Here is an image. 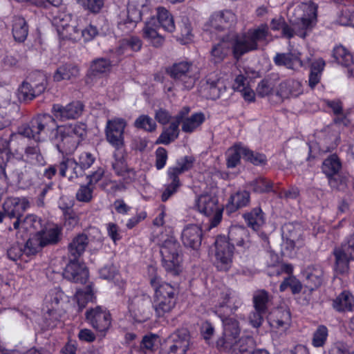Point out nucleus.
Instances as JSON below:
<instances>
[{"label":"nucleus","instance_id":"obj_1","mask_svg":"<svg viewBox=\"0 0 354 354\" xmlns=\"http://www.w3.org/2000/svg\"><path fill=\"white\" fill-rule=\"evenodd\" d=\"M149 281L155 291L153 308L158 317L169 313L176 304L175 289L167 283H162L156 274V269L153 266L149 267Z\"/></svg>","mask_w":354,"mask_h":354},{"label":"nucleus","instance_id":"obj_2","mask_svg":"<svg viewBox=\"0 0 354 354\" xmlns=\"http://www.w3.org/2000/svg\"><path fill=\"white\" fill-rule=\"evenodd\" d=\"M317 6L312 2L301 3L288 10L289 21L297 29V35L305 37L317 21Z\"/></svg>","mask_w":354,"mask_h":354},{"label":"nucleus","instance_id":"obj_3","mask_svg":"<svg viewBox=\"0 0 354 354\" xmlns=\"http://www.w3.org/2000/svg\"><path fill=\"white\" fill-rule=\"evenodd\" d=\"M56 127L55 120L50 115H39L32 119L28 124L21 126L19 129V134L11 133L10 140L21 135L36 141H40L44 140L48 133L55 129Z\"/></svg>","mask_w":354,"mask_h":354},{"label":"nucleus","instance_id":"obj_4","mask_svg":"<svg viewBox=\"0 0 354 354\" xmlns=\"http://www.w3.org/2000/svg\"><path fill=\"white\" fill-rule=\"evenodd\" d=\"M160 254L166 272L172 276L178 275L182 271V253L180 245L174 237L167 236L162 241Z\"/></svg>","mask_w":354,"mask_h":354},{"label":"nucleus","instance_id":"obj_5","mask_svg":"<svg viewBox=\"0 0 354 354\" xmlns=\"http://www.w3.org/2000/svg\"><path fill=\"white\" fill-rule=\"evenodd\" d=\"M226 42L230 45L235 59L239 61L243 55V35L232 31L227 36L222 37L221 42L213 46L211 61L214 64L221 63L226 57L228 53Z\"/></svg>","mask_w":354,"mask_h":354},{"label":"nucleus","instance_id":"obj_6","mask_svg":"<svg viewBox=\"0 0 354 354\" xmlns=\"http://www.w3.org/2000/svg\"><path fill=\"white\" fill-rule=\"evenodd\" d=\"M62 234V229L57 225H52L37 232L30 238L26 244L25 252L28 255H35L42 248L57 243Z\"/></svg>","mask_w":354,"mask_h":354},{"label":"nucleus","instance_id":"obj_7","mask_svg":"<svg viewBox=\"0 0 354 354\" xmlns=\"http://www.w3.org/2000/svg\"><path fill=\"white\" fill-rule=\"evenodd\" d=\"M86 135V125L76 122L64 126L60 130V142L58 147L66 153H73Z\"/></svg>","mask_w":354,"mask_h":354},{"label":"nucleus","instance_id":"obj_8","mask_svg":"<svg viewBox=\"0 0 354 354\" xmlns=\"http://www.w3.org/2000/svg\"><path fill=\"white\" fill-rule=\"evenodd\" d=\"M195 207L201 214L209 217V229L216 227L222 219L223 207L218 200L209 194H201L196 200Z\"/></svg>","mask_w":354,"mask_h":354},{"label":"nucleus","instance_id":"obj_9","mask_svg":"<svg viewBox=\"0 0 354 354\" xmlns=\"http://www.w3.org/2000/svg\"><path fill=\"white\" fill-rule=\"evenodd\" d=\"M167 73L178 84L187 90L194 87L197 79L192 64L188 62H180L173 64L167 69Z\"/></svg>","mask_w":354,"mask_h":354},{"label":"nucleus","instance_id":"obj_10","mask_svg":"<svg viewBox=\"0 0 354 354\" xmlns=\"http://www.w3.org/2000/svg\"><path fill=\"white\" fill-rule=\"evenodd\" d=\"M191 346L190 335L187 329L177 330L162 345L160 354H187Z\"/></svg>","mask_w":354,"mask_h":354},{"label":"nucleus","instance_id":"obj_11","mask_svg":"<svg viewBox=\"0 0 354 354\" xmlns=\"http://www.w3.org/2000/svg\"><path fill=\"white\" fill-rule=\"evenodd\" d=\"M234 246L224 236H218L214 243L213 263L218 270L227 271L232 262Z\"/></svg>","mask_w":354,"mask_h":354},{"label":"nucleus","instance_id":"obj_12","mask_svg":"<svg viewBox=\"0 0 354 354\" xmlns=\"http://www.w3.org/2000/svg\"><path fill=\"white\" fill-rule=\"evenodd\" d=\"M126 126L127 122L120 118H115L106 122V140L115 149H121L124 145V131Z\"/></svg>","mask_w":354,"mask_h":354},{"label":"nucleus","instance_id":"obj_13","mask_svg":"<svg viewBox=\"0 0 354 354\" xmlns=\"http://www.w3.org/2000/svg\"><path fill=\"white\" fill-rule=\"evenodd\" d=\"M354 235L340 248L335 249L333 254L335 257L334 270L337 274H345L348 270L349 260L354 258Z\"/></svg>","mask_w":354,"mask_h":354},{"label":"nucleus","instance_id":"obj_14","mask_svg":"<svg viewBox=\"0 0 354 354\" xmlns=\"http://www.w3.org/2000/svg\"><path fill=\"white\" fill-rule=\"evenodd\" d=\"M150 297L145 295L133 298L129 304L130 316L136 322H142L149 318L151 310Z\"/></svg>","mask_w":354,"mask_h":354},{"label":"nucleus","instance_id":"obj_15","mask_svg":"<svg viewBox=\"0 0 354 354\" xmlns=\"http://www.w3.org/2000/svg\"><path fill=\"white\" fill-rule=\"evenodd\" d=\"M30 206V201L26 197H8L3 204V209L10 219L20 220Z\"/></svg>","mask_w":354,"mask_h":354},{"label":"nucleus","instance_id":"obj_16","mask_svg":"<svg viewBox=\"0 0 354 354\" xmlns=\"http://www.w3.org/2000/svg\"><path fill=\"white\" fill-rule=\"evenodd\" d=\"M46 86V78L41 73L35 74V77L31 78L30 82H24L20 88L19 94L24 100H32L36 96L42 93Z\"/></svg>","mask_w":354,"mask_h":354},{"label":"nucleus","instance_id":"obj_17","mask_svg":"<svg viewBox=\"0 0 354 354\" xmlns=\"http://www.w3.org/2000/svg\"><path fill=\"white\" fill-rule=\"evenodd\" d=\"M86 319L93 328L100 332L107 330L111 326V315L102 306H96L87 310Z\"/></svg>","mask_w":354,"mask_h":354},{"label":"nucleus","instance_id":"obj_18","mask_svg":"<svg viewBox=\"0 0 354 354\" xmlns=\"http://www.w3.org/2000/svg\"><path fill=\"white\" fill-rule=\"evenodd\" d=\"M63 276L70 281L84 284L88 279V271L84 263L80 262L78 259H70Z\"/></svg>","mask_w":354,"mask_h":354},{"label":"nucleus","instance_id":"obj_19","mask_svg":"<svg viewBox=\"0 0 354 354\" xmlns=\"http://www.w3.org/2000/svg\"><path fill=\"white\" fill-rule=\"evenodd\" d=\"M272 39L267 25H261L257 28L250 30L247 35H245V53L257 49L259 42L267 44Z\"/></svg>","mask_w":354,"mask_h":354},{"label":"nucleus","instance_id":"obj_20","mask_svg":"<svg viewBox=\"0 0 354 354\" xmlns=\"http://www.w3.org/2000/svg\"><path fill=\"white\" fill-rule=\"evenodd\" d=\"M268 322L273 331L283 333L290 326V312L283 308L273 310L268 317Z\"/></svg>","mask_w":354,"mask_h":354},{"label":"nucleus","instance_id":"obj_21","mask_svg":"<svg viewBox=\"0 0 354 354\" xmlns=\"http://www.w3.org/2000/svg\"><path fill=\"white\" fill-rule=\"evenodd\" d=\"M41 220L34 214H28L24 218L15 220L12 227L8 228L9 231L15 230L16 236L18 239H24L28 231L38 230L41 227Z\"/></svg>","mask_w":354,"mask_h":354},{"label":"nucleus","instance_id":"obj_22","mask_svg":"<svg viewBox=\"0 0 354 354\" xmlns=\"http://www.w3.org/2000/svg\"><path fill=\"white\" fill-rule=\"evenodd\" d=\"M83 109V104L79 101H75L66 106L54 104L53 112L57 119L66 120L79 118L82 113Z\"/></svg>","mask_w":354,"mask_h":354},{"label":"nucleus","instance_id":"obj_23","mask_svg":"<svg viewBox=\"0 0 354 354\" xmlns=\"http://www.w3.org/2000/svg\"><path fill=\"white\" fill-rule=\"evenodd\" d=\"M222 320L224 327L223 337L219 339L216 344L218 347H227V345L232 344L233 342H236L240 329L237 322L233 318H222Z\"/></svg>","mask_w":354,"mask_h":354},{"label":"nucleus","instance_id":"obj_24","mask_svg":"<svg viewBox=\"0 0 354 354\" xmlns=\"http://www.w3.org/2000/svg\"><path fill=\"white\" fill-rule=\"evenodd\" d=\"M202 229L198 225H186L181 233V240L186 247L197 249L201 244Z\"/></svg>","mask_w":354,"mask_h":354},{"label":"nucleus","instance_id":"obj_25","mask_svg":"<svg viewBox=\"0 0 354 354\" xmlns=\"http://www.w3.org/2000/svg\"><path fill=\"white\" fill-rule=\"evenodd\" d=\"M341 167V162L335 155H331L323 162L322 171L328 177L329 185L333 188H339V185L335 176L338 174Z\"/></svg>","mask_w":354,"mask_h":354},{"label":"nucleus","instance_id":"obj_26","mask_svg":"<svg viewBox=\"0 0 354 354\" xmlns=\"http://www.w3.org/2000/svg\"><path fill=\"white\" fill-rule=\"evenodd\" d=\"M236 16L231 11L226 10L212 15L209 24L215 30H223L231 28L236 22Z\"/></svg>","mask_w":354,"mask_h":354},{"label":"nucleus","instance_id":"obj_27","mask_svg":"<svg viewBox=\"0 0 354 354\" xmlns=\"http://www.w3.org/2000/svg\"><path fill=\"white\" fill-rule=\"evenodd\" d=\"M59 175L73 180L82 176V169L79 168L77 162L73 158H64L57 165Z\"/></svg>","mask_w":354,"mask_h":354},{"label":"nucleus","instance_id":"obj_28","mask_svg":"<svg viewBox=\"0 0 354 354\" xmlns=\"http://www.w3.org/2000/svg\"><path fill=\"white\" fill-rule=\"evenodd\" d=\"M159 26L155 18L150 19L143 28V36L153 46L158 47L164 41L163 36L158 31Z\"/></svg>","mask_w":354,"mask_h":354},{"label":"nucleus","instance_id":"obj_29","mask_svg":"<svg viewBox=\"0 0 354 354\" xmlns=\"http://www.w3.org/2000/svg\"><path fill=\"white\" fill-rule=\"evenodd\" d=\"M333 57L339 64L348 68L349 75H354L353 57L348 49L337 45L333 48Z\"/></svg>","mask_w":354,"mask_h":354},{"label":"nucleus","instance_id":"obj_30","mask_svg":"<svg viewBox=\"0 0 354 354\" xmlns=\"http://www.w3.org/2000/svg\"><path fill=\"white\" fill-rule=\"evenodd\" d=\"M142 47L141 40L136 37H129L120 40L115 53L119 56H130L133 52H137Z\"/></svg>","mask_w":354,"mask_h":354},{"label":"nucleus","instance_id":"obj_31","mask_svg":"<svg viewBox=\"0 0 354 354\" xmlns=\"http://www.w3.org/2000/svg\"><path fill=\"white\" fill-rule=\"evenodd\" d=\"M88 243V236L85 234H79L75 236L68 245L69 259H79Z\"/></svg>","mask_w":354,"mask_h":354},{"label":"nucleus","instance_id":"obj_32","mask_svg":"<svg viewBox=\"0 0 354 354\" xmlns=\"http://www.w3.org/2000/svg\"><path fill=\"white\" fill-rule=\"evenodd\" d=\"M299 55L300 54L295 55L292 53H277L274 57V62L279 66L296 70L304 65Z\"/></svg>","mask_w":354,"mask_h":354},{"label":"nucleus","instance_id":"obj_33","mask_svg":"<svg viewBox=\"0 0 354 354\" xmlns=\"http://www.w3.org/2000/svg\"><path fill=\"white\" fill-rule=\"evenodd\" d=\"M304 274L306 277V286L310 290H313L322 284L323 270L320 266H308L304 270Z\"/></svg>","mask_w":354,"mask_h":354},{"label":"nucleus","instance_id":"obj_34","mask_svg":"<svg viewBox=\"0 0 354 354\" xmlns=\"http://www.w3.org/2000/svg\"><path fill=\"white\" fill-rule=\"evenodd\" d=\"M302 93L301 82L295 80H288L282 82L277 90V95L283 98L297 97Z\"/></svg>","mask_w":354,"mask_h":354},{"label":"nucleus","instance_id":"obj_35","mask_svg":"<svg viewBox=\"0 0 354 354\" xmlns=\"http://www.w3.org/2000/svg\"><path fill=\"white\" fill-rule=\"evenodd\" d=\"M333 308L337 311H353L354 297L349 292L344 290L333 301Z\"/></svg>","mask_w":354,"mask_h":354},{"label":"nucleus","instance_id":"obj_36","mask_svg":"<svg viewBox=\"0 0 354 354\" xmlns=\"http://www.w3.org/2000/svg\"><path fill=\"white\" fill-rule=\"evenodd\" d=\"M147 0H129L127 12L129 24L133 25L141 20L142 9L147 6Z\"/></svg>","mask_w":354,"mask_h":354},{"label":"nucleus","instance_id":"obj_37","mask_svg":"<svg viewBox=\"0 0 354 354\" xmlns=\"http://www.w3.org/2000/svg\"><path fill=\"white\" fill-rule=\"evenodd\" d=\"M12 32L15 39L23 42L28 34V26L24 18L16 16L12 20Z\"/></svg>","mask_w":354,"mask_h":354},{"label":"nucleus","instance_id":"obj_38","mask_svg":"<svg viewBox=\"0 0 354 354\" xmlns=\"http://www.w3.org/2000/svg\"><path fill=\"white\" fill-rule=\"evenodd\" d=\"M195 158L193 156H186L177 160L176 165L171 167L167 170L168 175H173L177 178L183 172L192 168Z\"/></svg>","mask_w":354,"mask_h":354},{"label":"nucleus","instance_id":"obj_39","mask_svg":"<svg viewBox=\"0 0 354 354\" xmlns=\"http://www.w3.org/2000/svg\"><path fill=\"white\" fill-rule=\"evenodd\" d=\"M292 227L291 224L285 225L283 228V236H288L287 234H285L286 230H290ZM294 238L293 234H290L289 237H286L283 241L282 244V253L284 256L289 257L290 258L295 256L297 253V250L299 247V243L298 245H296L295 242L292 239Z\"/></svg>","mask_w":354,"mask_h":354},{"label":"nucleus","instance_id":"obj_40","mask_svg":"<svg viewBox=\"0 0 354 354\" xmlns=\"http://www.w3.org/2000/svg\"><path fill=\"white\" fill-rule=\"evenodd\" d=\"M79 75V68L73 64L60 66L55 72L53 79L56 82L68 80Z\"/></svg>","mask_w":354,"mask_h":354},{"label":"nucleus","instance_id":"obj_41","mask_svg":"<svg viewBox=\"0 0 354 354\" xmlns=\"http://www.w3.org/2000/svg\"><path fill=\"white\" fill-rule=\"evenodd\" d=\"M157 20L159 26L165 31L172 32L175 30V24L172 15L163 7L157 8Z\"/></svg>","mask_w":354,"mask_h":354},{"label":"nucleus","instance_id":"obj_42","mask_svg":"<svg viewBox=\"0 0 354 354\" xmlns=\"http://www.w3.org/2000/svg\"><path fill=\"white\" fill-rule=\"evenodd\" d=\"M112 168L118 176L125 177L127 174L130 173L124 160V151L122 148L115 149L113 153V161Z\"/></svg>","mask_w":354,"mask_h":354},{"label":"nucleus","instance_id":"obj_43","mask_svg":"<svg viewBox=\"0 0 354 354\" xmlns=\"http://www.w3.org/2000/svg\"><path fill=\"white\" fill-rule=\"evenodd\" d=\"M178 126V122H171L169 127L163 130L156 143L168 145L176 139L179 134Z\"/></svg>","mask_w":354,"mask_h":354},{"label":"nucleus","instance_id":"obj_44","mask_svg":"<svg viewBox=\"0 0 354 354\" xmlns=\"http://www.w3.org/2000/svg\"><path fill=\"white\" fill-rule=\"evenodd\" d=\"M205 121V115L202 113H196L183 120L182 131L192 133L197 129Z\"/></svg>","mask_w":354,"mask_h":354},{"label":"nucleus","instance_id":"obj_45","mask_svg":"<svg viewBox=\"0 0 354 354\" xmlns=\"http://www.w3.org/2000/svg\"><path fill=\"white\" fill-rule=\"evenodd\" d=\"M270 27L273 30L281 29L283 36L287 38H291L295 35H297V29L295 28V26H292V28L289 27L286 24L285 19L282 17H277L272 19L270 22Z\"/></svg>","mask_w":354,"mask_h":354},{"label":"nucleus","instance_id":"obj_46","mask_svg":"<svg viewBox=\"0 0 354 354\" xmlns=\"http://www.w3.org/2000/svg\"><path fill=\"white\" fill-rule=\"evenodd\" d=\"M111 68V62L106 58H97L93 60L90 66V72L93 75H98L109 73Z\"/></svg>","mask_w":354,"mask_h":354},{"label":"nucleus","instance_id":"obj_47","mask_svg":"<svg viewBox=\"0 0 354 354\" xmlns=\"http://www.w3.org/2000/svg\"><path fill=\"white\" fill-rule=\"evenodd\" d=\"M24 157L26 162L33 165H43L45 163L37 146L28 147L25 150Z\"/></svg>","mask_w":354,"mask_h":354},{"label":"nucleus","instance_id":"obj_48","mask_svg":"<svg viewBox=\"0 0 354 354\" xmlns=\"http://www.w3.org/2000/svg\"><path fill=\"white\" fill-rule=\"evenodd\" d=\"M324 66L325 62L322 59H317L312 64L309 77V85L311 88H313L319 82Z\"/></svg>","mask_w":354,"mask_h":354},{"label":"nucleus","instance_id":"obj_49","mask_svg":"<svg viewBox=\"0 0 354 354\" xmlns=\"http://www.w3.org/2000/svg\"><path fill=\"white\" fill-rule=\"evenodd\" d=\"M243 153V147L242 145L237 144L230 148L227 152V160L228 167H235L239 162L242 153Z\"/></svg>","mask_w":354,"mask_h":354},{"label":"nucleus","instance_id":"obj_50","mask_svg":"<svg viewBox=\"0 0 354 354\" xmlns=\"http://www.w3.org/2000/svg\"><path fill=\"white\" fill-rule=\"evenodd\" d=\"M248 225L254 231L258 230L264 224V217L260 208L254 209L247 216Z\"/></svg>","mask_w":354,"mask_h":354},{"label":"nucleus","instance_id":"obj_51","mask_svg":"<svg viewBox=\"0 0 354 354\" xmlns=\"http://www.w3.org/2000/svg\"><path fill=\"white\" fill-rule=\"evenodd\" d=\"M337 22L342 26L354 27V5H344L338 17Z\"/></svg>","mask_w":354,"mask_h":354},{"label":"nucleus","instance_id":"obj_52","mask_svg":"<svg viewBox=\"0 0 354 354\" xmlns=\"http://www.w3.org/2000/svg\"><path fill=\"white\" fill-rule=\"evenodd\" d=\"M328 330L324 325L319 326L314 331L312 337V344L314 347H322L327 341Z\"/></svg>","mask_w":354,"mask_h":354},{"label":"nucleus","instance_id":"obj_53","mask_svg":"<svg viewBox=\"0 0 354 354\" xmlns=\"http://www.w3.org/2000/svg\"><path fill=\"white\" fill-rule=\"evenodd\" d=\"M106 0H76L84 10L93 13L100 12L104 6Z\"/></svg>","mask_w":354,"mask_h":354},{"label":"nucleus","instance_id":"obj_54","mask_svg":"<svg viewBox=\"0 0 354 354\" xmlns=\"http://www.w3.org/2000/svg\"><path fill=\"white\" fill-rule=\"evenodd\" d=\"M134 127L137 129L152 132L156 130V124L149 115H141L135 120Z\"/></svg>","mask_w":354,"mask_h":354},{"label":"nucleus","instance_id":"obj_55","mask_svg":"<svg viewBox=\"0 0 354 354\" xmlns=\"http://www.w3.org/2000/svg\"><path fill=\"white\" fill-rule=\"evenodd\" d=\"M270 300L268 293L263 290H257L254 293L253 302L255 309L267 310Z\"/></svg>","mask_w":354,"mask_h":354},{"label":"nucleus","instance_id":"obj_56","mask_svg":"<svg viewBox=\"0 0 354 354\" xmlns=\"http://www.w3.org/2000/svg\"><path fill=\"white\" fill-rule=\"evenodd\" d=\"M75 299L80 310H82L88 301L93 299V292L91 286H88L85 290H78L75 295Z\"/></svg>","mask_w":354,"mask_h":354},{"label":"nucleus","instance_id":"obj_57","mask_svg":"<svg viewBox=\"0 0 354 354\" xmlns=\"http://www.w3.org/2000/svg\"><path fill=\"white\" fill-rule=\"evenodd\" d=\"M243 201V193L242 192H237L232 194L229 200L228 203L226 205V212L228 214L236 212L242 205Z\"/></svg>","mask_w":354,"mask_h":354},{"label":"nucleus","instance_id":"obj_58","mask_svg":"<svg viewBox=\"0 0 354 354\" xmlns=\"http://www.w3.org/2000/svg\"><path fill=\"white\" fill-rule=\"evenodd\" d=\"M288 287L290 288L293 293H298L301 291L302 286L295 277L290 275L286 278L281 283L279 287L280 291H285Z\"/></svg>","mask_w":354,"mask_h":354},{"label":"nucleus","instance_id":"obj_59","mask_svg":"<svg viewBox=\"0 0 354 354\" xmlns=\"http://www.w3.org/2000/svg\"><path fill=\"white\" fill-rule=\"evenodd\" d=\"M79 23L77 20L73 22L70 26H68L66 28L63 30V32H60L59 35L63 39H77L80 36V28H78Z\"/></svg>","mask_w":354,"mask_h":354},{"label":"nucleus","instance_id":"obj_60","mask_svg":"<svg viewBox=\"0 0 354 354\" xmlns=\"http://www.w3.org/2000/svg\"><path fill=\"white\" fill-rule=\"evenodd\" d=\"M94 187L87 183L81 185L76 192V198L77 201L84 203H88L93 198V192Z\"/></svg>","mask_w":354,"mask_h":354},{"label":"nucleus","instance_id":"obj_61","mask_svg":"<svg viewBox=\"0 0 354 354\" xmlns=\"http://www.w3.org/2000/svg\"><path fill=\"white\" fill-rule=\"evenodd\" d=\"M75 20L73 19V16L71 14L61 13L54 19V23L57 26L58 33L63 32V30L66 28Z\"/></svg>","mask_w":354,"mask_h":354},{"label":"nucleus","instance_id":"obj_62","mask_svg":"<svg viewBox=\"0 0 354 354\" xmlns=\"http://www.w3.org/2000/svg\"><path fill=\"white\" fill-rule=\"evenodd\" d=\"M171 183L167 185L165 187V191L162 194V201H166L168 198L173 195L175 192H176L177 189L180 187V183L179 178L173 176L168 175Z\"/></svg>","mask_w":354,"mask_h":354},{"label":"nucleus","instance_id":"obj_63","mask_svg":"<svg viewBox=\"0 0 354 354\" xmlns=\"http://www.w3.org/2000/svg\"><path fill=\"white\" fill-rule=\"evenodd\" d=\"M95 160V156L88 151H83L78 158L79 168L82 169V173L84 170L87 169L91 167Z\"/></svg>","mask_w":354,"mask_h":354},{"label":"nucleus","instance_id":"obj_64","mask_svg":"<svg viewBox=\"0 0 354 354\" xmlns=\"http://www.w3.org/2000/svg\"><path fill=\"white\" fill-rule=\"evenodd\" d=\"M293 271V267L291 264L277 263L272 266H270L268 273L270 276H279L282 273L291 274Z\"/></svg>","mask_w":354,"mask_h":354}]
</instances>
